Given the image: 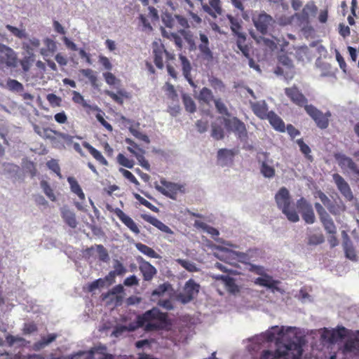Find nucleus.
<instances>
[{
    "instance_id": "nucleus-21",
    "label": "nucleus",
    "mask_w": 359,
    "mask_h": 359,
    "mask_svg": "<svg viewBox=\"0 0 359 359\" xmlns=\"http://www.w3.org/2000/svg\"><path fill=\"white\" fill-rule=\"evenodd\" d=\"M203 11L208 13L214 18H217V15L222 14V8L220 6V0H209L208 4L201 3Z\"/></svg>"
},
{
    "instance_id": "nucleus-18",
    "label": "nucleus",
    "mask_w": 359,
    "mask_h": 359,
    "mask_svg": "<svg viewBox=\"0 0 359 359\" xmlns=\"http://www.w3.org/2000/svg\"><path fill=\"white\" fill-rule=\"evenodd\" d=\"M226 263L233 265L234 261L242 263H246L249 260V257L246 253L240 252L229 250L226 248Z\"/></svg>"
},
{
    "instance_id": "nucleus-31",
    "label": "nucleus",
    "mask_w": 359,
    "mask_h": 359,
    "mask_svg": "<svg viewBox=\"0 0 359 359\" xmlns=\"http://www.w3.org/2000/svg\"><path fill=\"white\" fill-rule=\"evenodd\" d=\"M57 335L56 334H50L46 337H41V339L39 341H36L33 345V348L35 351H40L41 349H43L46 346H48L49 344L54 341Z\"/></svg>"
},
{
    "instance_id": "nucleus-59",
    "label": "nucleus",
    "mask_w": 359,
    "mask_h": 359,
    "mask_svg": "<svg viewBox=\"0 0 359 359\" xmlns=\"http://www.w3.org/2000/svg\"><path fill=\"white\" fill-rule=\"evenodd\" d=\"M49 140L51 142L53 147L57 149L65 148V145L62 142V138L59 135L54 134L53 135H52V138H50Z\"/></svg>"
},
{
    "instance_id": "nucleus-43",
    "label": "nucleus",
    "mask_w": 359,
    "mask_h": 359,
    "mask_svg": "<svg viewBox=\"0 0 359 359\" xmlns=\"http://www.w3.org/2000/svg\"><path fill=\"white\" fill-rule=\"evenodd\" d=\"M297 144L299 145L301 152L305 155L306 158L310 161H313V157L311 155H310L311 149L304 142L303 139H298L297 140Z\"/></svg>"
},
{
    "instance_id": "nucleus-25",
    "label": "nucleus",
    "mask_w": 359,
    "mask_h": 359,
    "mask_svg": "<svg viewBox=\"0 0 359 359\" xmlns=\"http://www.w3.org/2000/svg\"><path fill=\"white\" fill-rule=\"evenodd\" d=\"M143 219L147 221V222L150 223L155 227H156L158 229L161 231L162 232L168 233V234H173V231L167 225H165L164 223H163L161 221H160L158 219L156 218L155 217L150 216V215H144L143 216Z\"/></svg>"
},
{
    "instance_id": "nucleus-23",
    "label": "nucleus",
    "mask_w": 359,
    "mask_h": 359,
    "mask_svg": "<svg viewBox=\"0 0 359 359\" xmlns=\"http://www.w3.org/2000/svg\"><path fill=\"white\" fill-rule=\"evenodd\" d=\"M255 283L257 285L266 287L273 290H278V285L280 283V281L273 280L271 276L265 274L262 277L256 278Z\"/></svg>"
},
{
    "instance_id": "nucleus-6",
    "label": "nucleus",
    "mask_w": 359,
    "mask_h": 359,
    "mask_svg": "<svg viewBox=\"0 0 359 359\" xmlns=\"http://www.w3.org/2000/svg\"><path fill=\"white\" fill-rule=\"evenodd\" d=\"M226 129L234 133L241 141H246L248 136L245 123L236 117H230L226 110Z\"/></svg>"
},
{
    "instance_id": "nucleus-40",
    "label": "nucleus",
    "mask_w": 359,
    "mask_h": 359,
    "mask_svg": "<svg viewBox=\"0 0 359 359\" xmlns=\"http://www.w3.org/2000/svg\"><path fill=\"white\" fill-rule=\"evenodd\" d=\"M40 185L46 196L51 201L55 202L56 201V196L54 194L53 189L50 187L48 182L46 180H42L40 182Z\"/></svg>"
},
{
    "instance_id": "nucleus-51",
    "label": "nucleus",
    "mask_w": 359,
    "mask_h": 359,
    "mask_svg": "<svg viewBox=\"0 0 359 359\" xmlns=\"http://www.w3.org/2000/svg\"><path fill=\"white\" fill-rule=\"evenodd\" d=\"M129 130L131 133V134L138 140H140L146 142L147 144H149L150 142L149 137L147 135L142 133L138 130L133 127H130Z\"/></svg>"
},
{
    "instance_id": "nucleus-60",
    "label": "nucleus",
    "mask_w": 359,
    "mask_h": 359,
    "mask_svg": "<svg viewBox=\"0 0 359 359\" xmlns=\"http://www.w3.org/2000/svg\"><path fill=\"white\" fill-rule=\"evenodd\" d=\"M98 113L96 114L97 120L108 131L111 132L113 128L110 123L105 121L102 116V111L99 108V110L97 111Z\"/></svg>"
},
{
    "instance_id": "nucleus-20",
    "label": "nucleus",
    "mask_w": 359,
    "mask_h": 359,
    "mask_svg": "<svg viewBox=\"0 0 359 359\" xmlns=\"http://www.w3.org/2000/svg\"><path fill=\"white\" fill-rule=\"evenodd\" d=\"M140 271L143 276V279L146 281H150L156 274V269L149 262L143 260L140 262Z\"/></svg>"
},
{
    "instance_id": "nucleus-58",
    "label": "nucleus",
    "mask_w": 359,
    "mask_h": 359,
    "mask_svg": "<svg viewBox=\"0 0 359 359\" xmlns=\"http://www.w3.org/2000/svg\"><path fill=\"white\" fill-rule=\"evenodd\" d=\"M81 73L86 77H87L93 85H95L97 82V76L94 72L91 69H83Z\"/></svg>"
},
{
    "instance_id": "nucleus-48",
    "label": "nucleus",
    "mask_w": 359,
    "mask_h": 359,
    "mask_svg": "<svg viewBox=\"0 0 359 359\" xmlns=\"http://www.w3.org/2000/svg\"><path fill=\"white\" fill-rule=\"evenodd\" d=\"M46 100L51 107H60L62 103V98L54 93L48 94Z\"/></svg>"
},
{
    "instance_id": "nucleus-49",
    "label": "nucleus",
    "mask_w": 359,
    "mask_h": 359,
    "mask_svg": "<svg viewBox=\"0 0 359 359\" xmlns=\"http://www.w3.org/2000/svg\"><path fill=\"white\" fill-rule=\"evenodd\" d=\"M46 165L47 167L53 172H54L60 178L62 177L60 172V167L55 159H51L48 161Z\"/></svg>"
},
{
    "instance_id": "nucleus-62",
    "label": "nucleus",
    "mask_w": 359,
    "mask_h": 359,
    "mask_svg": "<svg viewBox=\"0 0 359 359\" xmlns=\"http://www.w3.org/2000/svg\"><path fill=\"white\" fill-rule=\"evenodd\" d=\"M171 287L170 284L165 283L163 284H161L158 286L156 289H155L152 292V295H157V296H161L163 295Z\"/></svg>"
},
{
    "instance_id": "nucleus-50",
    "label": "nucleus",
    "mask_w": 359,
    "mask_h": 359,
    "mask_svg": "<svg viewBox=\"0 0 359 359\" xmlns=\"http://www.w3.org/2000/svg\"><path fill=\"white\" fill-rule=\"evenodd\" d=\"M326 208L329 212L334 215H339L341 211H343L344 209L342 205H341L333 201H331Z\"/></svg>"
},
{
    "instance_id": "nucleus-47",
    "label": "nucleus",
    "mask_w": 359,
    "mask_h": 359,
    "mask_svg": "<svg viewBox=\"0 0 359 359\" xmlns=\"http://www.w3.org/2000/svg\"><path fill=\"white\" fill-rule=\"evenodd\" d=\"M212 137L215 140H222L224 137V130L221 126L217 125L216 123L212 125Z\"/></svg>"
},
{
    "instance_id": "nucleus-39",
    "label": "nucleus",
    "mask_w": 359,
    "mask_h": 359,
    "mask_svg": "<svg viewBox=\"0 0 359 359\" xmlns=\"http://www.w3.org/2000/svg\"><path fill=\"white\" fill-rule=\"evenodd\" d=\"M260 172L266 178H272L275 176L276 170L273 166L268 165L265 161H262L260 165Z\"/></svg>"
},
{
    "instance_id": "nucleus-13",
    "label": "nucleus",
    "mask_w": 359,
    "mask_h": 359,
    "mask_svg": "<svg viewBox=\"0 0 359 359\" xmlns=\"http://www.w3.org/2000/svg\"><path fill=\"white\" fill-rule=\"evenodd\" d=\"M197 48L200 51V54L203 60L208 62L213 60V54L209 47L208 37L204 33H199V42Z\"/></svg>"
},
{
    "instance_id": "nucleus-35",
    "label": "nucleus",
    "mask_w": 359,
    "mask_h": 359,
    "mask_svg": "<svg viewBox=\"0 0 359 359\" xmlns=\"http://www.w3.org/2000/svg\"><path fill=\"white\" fill-rule=\"evenodd\" d=\"M286 355V351H281L279 349L276 350L274 352L264 350L262 352L260 359H279Z\"/></svg>"
},
{
    "instance_id": "nucleus-9",
    "label": "nucleus",
    "mask_w": 359,
    "mask_h": 359,
    "mask_svg": "<svg viewBox=\"0 0 359 359\" xmlns=\"http://www.w3.org/2000/svg\"><path fill=\"white\" fill-rule=\"evenodd\" d=\"M297 208L306 224H311L315 222L316 217L313 207L304 197L297 200Z\"/></svg>"
},
{
    "instance_id": "nucleus-5",
    "label": "nucleus",
    "mask_w": 359,
    "mask_h": 359,
    "mask_svg": "<svg viewBox=\"0 0 359 359\" xmlns=\"http://www.w3.org/2000/svg\"><path fill=\"white\" fill-rule=\"evenodd\" d=\"M305 111L319 128L323 130L329 126L330 118L332 116L330 111L323 113L312 104L305 106Z\"/></svg>"
},
{
    "instance_id": "nucleus-63",
    "label": "nucleus",
    "mask_w": 359,
    "mask_h": 359,
    "mask_svg": "<svg viewBox=\"0 0 359 359\" xmlns=\"http://www.w3.org/2000/svg\"><path fill=\"white\" fill-rule=\"evenodd\" d=\"M97 252L101 261L107 262L109 260V255L107 250L102 245H97Z\"/></svg>"
},
{
    "instance_id": "nucleus-15",
    "label": "nucleus",
    "mask_w": 359,
    "mask_h": 359,
    "mask_svg": "<svg viewBox=\"0 0 359 359\" xmlns=\"http://www.w3.org/2000/svg\"><path fill=\"white\" fill-rule=\"evenodd\" d=\"M335 158L341 168H348L359 177V167L350 157L344 154H336Z\"/></svg>"
},
{
    "instance_id": "nucleus-8",
    "label": "nucleus",
    "mask_w": 359,
    "mask_h": 359,
    "mask_svg": "<svg viewBox=\"0 0 359 359\" xmlns=\"http://www.w3.org/2000/svg\"><path fill=\"white\" fill-rule=\"evenodd\" d=\"M199 290L200 285L193 279H189L186 282L182 292L177 295V299L182 304H187L198 294Z\"/></svg>"
},
{
    "instance_id": "nucleus-37",
    "label": "nucleus",
    "mask_w": 359,
    "mask_h": 359,
    "mask_svg": "<svg viewBox=\"0 0 359 359\" xmlns=\"http://www.w3.org/2000/svg\"><path fill=\"white\" fill-rule=\"evenodd\" d=\"M182 36H183L184 40L189 45L190 50H196L197 49V45L195 42L194 35L189 31L181 29L179 32Z\"/></svg>"
},
{
    "instance_id": "nucleus-56",
    "label": "nucleus",
    "mask_w": 359,
    "mask_h": 359,
    "mask_svg": "<svg viewBox=\"0 0 359 359\" xmlns=\"http://www.w3.org/2000/svg\"><path fill=\"white\" fill-rule=\"evenodd\" d=\"M165 91L166 92V95L170 99L172 100H177V94L173 85L167 82L165 86Z\"/></svg>"
},
{
    "instance_id": "nucleus-27",
    "label": "nucleus",
    "mask_w": 359,
    "mask_h": 359,
    "mask_svg": "<svg viewBox=\"0 0 359 359\" xmlns=\"http://www.w3.org/2000/svg\"><path fill=\"white\" fill-rule=\"evenodd\" d=\"M83 146L89 151V153L93 156V157L101 165H108V161L105 159V158L102 156L100 151L96 149L87 142H83Z\"/></svg>"
},
{
    "instance_id": "nucleus-52",
    "label": "nucleus",
    "mask_w": 359,
    "mask_h": 359,
    "mask_svg": "<svg viewBox=\"0 0 359 359\" xmlns=\"http://www.w3.org/2000/svg\"><path fill=\"white\" fill-rule=\"evenodd\" d=\"M6 28L12 33L15 36L19 39H24L26 36V34L25 30L20 29L15 27H13L11 25H7Z\"/></svg>"
},
{
    "instance_id": "nucleus-42",
    "label": "nucleus",
    "mask_w": 359,
    "mask_h": 359,
    "mask_svg": "<svg viewBox=\"0 0 359 359\" xmlns=\"http://www.w3.org/2000/svg\"><path fill=\"white\" fill-rule=\"evenodd\" d=\"M283 334V328H279L278 326L271 327V330H268L265 333L266 339L268 341H273L276 339V335H282Z\"/></svg>"
},
{
    "instance_id": "nucleus-24",
    "label": "nucleus",
    "mask_w": 359,
    "mask_h": 359,
    "mask_svg": "<svg viewBox=\"0 0 359 359\" xmlns=\"http://www.w3.org/2000/svg\"><path fill=\"white\" fill-rule=\"evenodd\" d=\"M179 58L181 61L184 76L191 86L195 87L196 85L191 76V66L190 62L187 58V57L183 55H180Z\"/></svg>"
},
{
    "instance_id": "nucleus-11",
    "label": "nucleus",
    "mask_w": 359,
    "mask_h": 359,
    "mask_svg": "<svg viewBox=\"0 0 359 359\" xmlns=\"http://www.w3.org/2000/svg\"><path fill=\"white\" fill-rule=\"evenodd\" d=\"M252 20L257 30L262 34H266L269 27L274 22L272 17L266 13H259L253 17Z\"/></svg>"
},
{
    "instance_id": "nucleus-7",
    "label": "nucleus",
    "mask_w": 359,
    "mask_h": 359,
    "mask_svg": "<svg viewBox=\"0 0 359 359\" xmlns=\"http://www.w3.org/2000/svg\"><path fill=\"white\" fill-rule=\"evenodd\" d=\"M152 53L154 62L156 67L160 69L164 67L163 57H165L166 62L175 60V55L167 51L161 43L154 42L152 43Z\"/></svg>"
},
{
    "instance_id": "nucleus-29",
    "label": "nucleus",
    "mask_w": 359,
    "mask_h": 359,
    "mask_svg": "<svg viewBox=\"0 0 359 359\" xmlns=\"http://www.w3.org/2000/svg\"><path fill=\"white\" fill-rule=\"evenodd\" d=\"M72 100L74 103L80 104L85 109H89L90 111H98L99 107L97 105H90L87 103V102L84 100L83 95H81L80 93L74 90L72 92Z\"/></svg>"
},
{
    "instance_id": "nucleus-14",
    "label": "nucleus",
    "mask_w": 359,
    "mask_h": 359,
    "mask_svg": "<svg viewBox=\"0 0 359 359\" xmlns=\"http://www.w3.org/2000/svg\"><path fill=\"white\" fill-rule=\"evenodd\" d=\"M333 180L341 194L347 200L351 201L353 196L348 184L345 181V180L337 173L333 175Z\"/></svg>"
},
{
    "instance_id": "nucleus-32",
    "label": "nucleus",
    "mask_w": 359,
    "mask_h": 359,
    "mask_svg": "<svg viewBox=\"0 0 359 359\" xmlns=\"http://www.w3.org/2000/svg\"><path fill=\"white\" fill-rule=\"evenodd\" d=\"M44 44L46 48L41 49V54L46 57L54 53L57 50L56 43L49 38H46L44 40Z\"/></svg>"
},
{
    "instance_id": "nucleus-2",
    "label": "nucleus",
    "mask_w": 359,
    "mask_h": 359,
    "mask_svg": "<svg viewBox=\"0 0 359 359\" xmlns=\"http://www.w3.org/2000/svg\"><path fill=\"white\" fill-rule=\"evenodd\" d=\"M278 208L292 222H297L299 217L294 208L291 207V197L289 191L285 187H281L275 196Z\"/></svg>"
},
{
    "instance_id": "nucleus-22",
    "label": "nucleus",
    "mask_w": 359,
    "mask_h": 359,
    "mask_svg": "<svg viewBox=\"0 0 359 359\" xmlns=\"http://www.w3.org/2000/svg\"><path fill=\"white\" fill-rule=\"evenodd\" d=\"M271 126L277 131L284 133L285 131V125L282 118L274 111H270L267 118Z\"/></svg>"
},
{
    "instance_id": "nucleus-64",
    "label": "nucleus",
    "mask_w": 359,
    "mask_h": 359,
    "mask_svg": "<svg viewBox=\"0 0 359 359\" xmlns=\"http://www.w3.org/2000/svg\"><path fill=\"white\" fill-rule=\"evenodd\" d=\"M314 206H315L316 210L319 216L320 220H322L324 218L330 216V215L327 212L325 209L323 208V206L320 203H316Z\"/></svg>"
},
{
    "instance_id": "nucleus-55",
    "label": "nucleus",
    "mask_w": 359,
    "mask_h": 359,
    "mask_svg": "<svg viewBox=\"0 0 359 359\" xmlns=\"http://www.w3.org/2000/svg\"><path fill=\"white\" fill-rule=\"evenodd\" d=\"M226 287L229 292L235 294L239 292V288L232 278L226 276Z\"/></svg>"
},
{
    "instance_id": "nucleus-46",
    "label": "nucleus",
    "mask_w": 359,
    "mask_h": 359,
    "mask_svg": "<svg viewBox=\"0 0 359 359\" xmlns=\"http://www.w3.org/2000/svg\"><path fill=\"white\" fill-rule=\"evenodd\" d=\"M7 86L9 90L18 93L22 92L24 90L23 85L15 79H9L7 81Z\"/></svg>"
},
{
    "instance_id": "nucleus-16",
    "label": "nucleus",
    "mask_w": 359,
    "mask_h": 359,
    "mask_svg": "<svg viewBox=\"0 0 359 359\" xmlns=\"http://www.w3.org/2000/svg\"><path fill=\"white\" fill-rule=\"evenodd\" d=\"M115 215L118 219L134 233L139 234L140 229L133 221V219L127 215L123 210L119 208H116L114 210Z\"/></svg>"
},
{
    "instance_id": "nucleus-38",
    "label": "nucleus",
    "mask_w": 359,
    "mask_h": 359,
    "mask_svg": "<svg viewBox=\"0 0 359 359\" xmlns=\"http://www.w3.org/2000/svg\"><path fill=\"white\" fill-rule=\"evenodd\" d=\"M320 222L327 233L337 234V227L330 216L324 218Z\"/></svg>"
},
{
    "instance_id": "nucleus-3",
    "label": "nucleus",
    "mask_w": 359,
    "mask_h": 359,
    "mask_svg": "<svg viewBox=\"0 0 359 359\" xmlns=\"http://www.w3.org/2000/svg\"><path fill=\"white\" fill-rule=\"evenodd\" d=\"M161 184H156L155 189L163 195L176 200L178 194H185L187 189L185 184H179L167 181L165 178L160 180Z\"/></svg>"
},
{
    "instance_id": "nucleus-61",
    "label": "nucleus",
    "mask_w": 359,
    "mask_h": 359,
    "mask_svg": "<svg viewBox=\"0 0 359 359\" xmlns=\"http://www.w3.org/2000/svg\"><path fill=\"white\" fill-rule=\"evenodd\" d=\"M98 113L96 114L97 120L108 131L111 132L113 128L110 123L105 121L102 116V111L99 108V110L97 111Z\"/></svg>"
},
{
    "instance_id": "nucleus-4",
    "label": "nucleus",
    "mask_w": 359,
    "mask_h": 359,
    "mask_svg": "<svg viewBox=\"0 0 359 359\" xmlns=\"http://www.w3.org/2000/svg\"><path fill=\"white\" fill-rule=\"evenodd\" d=\"M226 17L230 20L232 32L237 36L236 44L238 48L242 52L245 57H249V46L245 43V35L241 32L242 27L239 22L230 15H226Z\"/></svg>"
},
{
    "instance_id": "nucleus-45",
    "label": "nucleus",
    "mask_w": 359,
    "mask_h": 359,
    "mask_svg": "<svg viewBox=\"0 0 359 359\" xmlns=\"http://www.w3.org/2000/svg\"><path fill=\"white\" fill-rule=\"evenodd\" d=\"M176 262L184 269L189 272H196L198 271V268L196 264L186 259H177Z\"/></svg>"
},
{
    "instance_id": "nucleus-44",
    "label": "nucleus",
    "mask_w": 359,
    "mask_h": 359,
    "mask_svg": "<svg viewBox=\"0 0 359 359\" xmlns=\"http://www.w3.org/2000/svg\"><path fill=\"white\" fill-rule=\"evenodd\" d=\"M117 162L119 165L124 166L128 168H133L134 166V161L129 159L126 156H125L123 154H118L117 157Z\"/></svg>"
},
{
    "instance_id": "nucleus-34",
    "label": "nucleus",
    "mask_w": 359,
    "mask_h": 359,
    "mask_svg": "<svg viewBox=\"0 0 359 359\" xmlns=\"http://www.w3.org/2000/svg\"><path fill=\"white\" fill-rule=\"evenodd\" d=\"M129 152L133 154L137 158L139 162V164L144 168V169L149 170L150 165L147 160L144 158L145 150H141L140 151H136L133 150V148H129Z\"/></svg>"
},
{
    "instance_id": "nucleus-36",
    "label": "nucleus",
    "mask_w": 359,
    "mask_h": 359,
    "mask_svg": "<svg viewBox=\"0 0 359 359\" xmlns=\"http://www.w3.org/2000/svg\"><path fill=\"white\" fill-rule=\"evenodd\" d=\"M137 249L141 252L142 254L148 256L151 258H159L160 256L158 254H157L154 250H153L151 248L147 246L145 244L138 243L135 245Z\"/></svg>"
},
{
    "instance_id": "nucleus-10",
    "label": "nucleus",
    "mask_w": 359,
    "mask_h": 359,
    "mask_svg": "<svg viewBox=\"0 0 359 359\" xmlns=\"http://www.w3.org/2000/svg\"><path fill=\"white\" fill-rule=\"evenodd\" d=\"M285 93L290 101L298 107H304L305 109V106L309 105L307 104L308 100L306 97L295 86L290 88H285Z\"/></svg>"
},
{
    "instance_id": "nucleus-53",
    "label": "nucleus",
    "mask_w": 359,
    "mask_h": 359,
    "mask_svg": "<svg viewBox=\"0 0 359 359\" xmlns=\"http://www.w3.org/2000/svg\"><path fill=\"white\" fill-rule=\"evenodd\" d=\"M134 197L140 202V203L147 208L150 209L152 211H157L158 208L154 206L153 204H151L149 201L142 197L138 194H134Z\"/></svg>"
},
{
    "instance_id": "nucleus-26",
    "label": "nucleus",
    "mask_w": 359,
    "mask_h": 359,
    "mask_svg": "<svg viewBox=\"0 0 359 359\" xmlns=\"http://www.w3.org/2000/svg\"><path fill=\"white\" fill-rule=\"evenodd\" d=\"M285 350H284L283 351H286L287 355H288V351H292V359H301V357L303 353V348L301 344L292 341L285 344Z\"/></svg>"
},
{
    "instance_id": "nucleus-12",
    "label": "nucleus",
    "mask_w": 359,
    "mask_h": 359,
    "mask_svg": "<svg viewBox=\"0 0 359 359\" xmlns=\"http://www.w3.org/2000/svg\"><path fill=\"white\" fill-rule=\"evenodd\" d=\"M198 100L206 104H210V102L214 101L217 111L222 114L224 112V104L222 102V100H214L212 91L206 87H204L201 90L198 95Z\"/></svg>"
},
{
    "instance_id": "nucleus-17",
    "label": "nucleus",
    "mask_w": 359,
    "mask_h": 359,
    "mask_svg": "<svg viewBox=\"0 0 359 359\" xmlns=\"http://www.w3.org/2000/svg\"><path fill=\"white\" fill-rule=\"evenodd\" d=\"M318 11V7L313 1L308 2L302 9L301 13H295L294 15L301 21L308 23L309 15H316Z\"/></svg>"
},
{
    "instance_id": "nucleus-33",
    "label": "nucleus",
    "mask_w": 359,
    "mask_h": 359,
    "mask_svg": "<svg viewBox=\"0 0 359 359\" xmlns=\"http://www.w3.org/2000/svg\"><path fill=\"white\" fill-rule=\"evenodd\" d=\"M62 217L67 224L72 228H75L77 225L75 214L69 210L63 209L62 210Z\"/></svg>"
},
{
    "instance_id": "nucleus-57",
    "label": "nucleus",
    "mask_w": 359,
    "mask_h": 359,
    "mask_svg": "<svg viewBox=\"0 0 359 359\" xmlns=\"http://www.w3.org/2000/svg\"><path fill=\"white\" fill-rule=\"evenodd\" d=\"M119 171L124 176V177L128 180L131 183L134 184L136 186H138L140 184L138 180L136 179L134 175L129 170H126L124 168H120Z\"/></svg>"
},
{
    "instance_id": "nucleus-41",
    "label": "nucleus",
    "mask_w": 359,
    "mask_h": 359,
    "mask_svg": "<svg viewBox=\"0 0 359 359\" xmlns=\"http://www.w3.org/2000/svg\"><path fill=\"white\" fill-rule=\"evenodd\" d=\"M182 101L186 110L190 113H194L196 109V104L191 96L187 94L182 95Z\"/></svg>"
},
{
    "instance_id": "nucleus-19",
    "label": "nucleus",
    "mask_w": 359,
    "mask_h": 359,
    "mask_svg": "<svg viewBox=\"0 0 359 359\" xmlns=\"http://www.w3.org/2000/svg\"><path fill=\"white\" fill-rule=\"evenodd\" d=\"M250 107L253 113L261 119H266L269 114L268 106L264 100L250 102Z\"/></svg>"
},
{
    "instance_id": "nucleus-28",
    "label": "nucleus",
    "mask_w": 359,
    "mask_h": 359,
    "mask_svg": "<svg viewBox=\"0 0 359 359\" xmlns=\"http://www.w3.org/2000/svg\"><path fill=\"white\" fill-rule=\"evenodd\" d=\"M344 250L345 252L346 257L352 261L357 260V255L355 250L352 245V242L350 238L346 234V236L344 238L343 242Z\"/></svg>"
},
{
    "instance_id": "nucleus-54",
    "label": "nucleus",
    "mask_w": 359,
    "mask_h": 359,
    "mask_svg": "<svg viewBox=\"0 0 359 359\" xmlns=\"http://www.w3.org/2000/svg\"><path fill=\"white\" fill-rule=\"evenodd\" d=\"M162 34L163 36H167L168 38H170L179 49L182 48V39L177 34L170 33V35L168 36L166 32L164 29H163Z\"/></svg>"
},
{
    "instance_id": "nucleus-1",
    "label": "nucleus",
    "mask_w": 359,
    "mask_h": 359,
    "mask_svg": "<svg viewBox=\"0 0 359 359\" xmlns=\"http://www.w3.org/2000/svg\"><path fill=\"white\" fill-rule=\"evenodd\" d=\"M170 325L168 316L161 312L158 308L154 307L141 315H138L136 321L127 326H121L120 332L127 330L133 332L140 327H144L146 332L158 331Z\"/></svg>"
},
{
    "instance_id": "nucleus-30",
    "label": "nucleus",
    "mask_w": 359,
    "mask_h": 359,
    "mask_svg": "<svg viewBox=\"0 0 359 359\" xmlns=\"http://www.w3.org/2000/svg\"><path fill=\"white\" fill-rule=\"evenodd\" d=\"M67 182L69 184L72 192L75 194L81 201H83L85 199V194L77 180L74 177H68Z\"/></svg>"
}]
</instances>
